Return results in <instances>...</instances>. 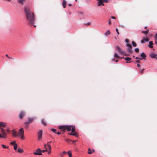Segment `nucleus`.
I'll return each mask as SVG.
<instances>
[{"mask_svg": "<svg viewBox=\"0 0 157 157\" xmlns=\"http://www.w3.org/2000/svg\"><path fill=\"white\" fill-rule=\"evenodd\" d=\"M26 19L28 23L31 25H33L35 22V18L34 13L31 10H25Z\"/></svg>", "mask_w": 157, "mask_h": 157, "instance_id": "1", "label": "nucleus"}, {"mask_svg": "<svg viewBox=\"0 0 157 157\" xmlns=\"http://www.w3.org/2000/svg\"><path fill=\"white\" fill-rule=\"evenodd\" d=\"M17 137L21 138L22 140H24L25 139L24 136V131L23 128L19 130L17 134Z\"/></svg>", "mask_w": 157, "mask_h": 157, "instance_id": "2", "label": "nucleus"}, {"mask_svg": "<svg viewBox=\"0 0 157 157\" xmlns=\"http://www.w3.org/2000/svg\"><path fill=\"white\" fill-rule=\"evenodd\" d=\"M72 127V125L59 126V128L62 129L63 131H64L66 129L67 131L69 132L71 131Z\"/></svg>", "mask_w": 157, "mask_h": 157, "instance_id": "3", "label": "nucleus"}, {"mask_svg": "<svg viewBox=\"0 0 157 157\" xmlns=\"http://www.w3.org/2000/svg\"><path fill=\"white\" fill-rule=\"evenodd\" d=\"M1 133H0V138H6L7 134L5 132V130L3 128H1Z\"/></svg>", "mask_w": 157, "mask_h": 157, "instance_id": "4", "label": "nucleus"}, {"mask_svg": "<svg viewBox=\"0 0 157 157\" xmlns=\"http://www.w3.org/2000/svg\"><path fill=\"white\" fill-rule=\"evenodd\" d=\"M116 48L117 51L120 54L125 55L124 52L120 47H119L118 46H116Z\"/></svg>", "mask_w": 157, "mask_h": 157, "instance_id": "5", "label": "nucleus"}, {"mask_svg": "<svg viewBox=\"0 0 157 157\" xmlns=\"http://www.w3.org/2000/svg\"><path fill=\"white\" fill-rule=\"evenodd\" d=\"M33 154L36 155H42L41 150L39 148L37 149L36 152L33 153Z\"/></svg>", "mask_w": 157, "mask_h": 157, "instance_id": "6", "label": "nucleus"}, {"mask_svg": "<svg viewBox=\"0 0 157 157\" xmlns=\"http://www.w3.org/2000/svg\"><path fill=\"white\" fill-rule=\"evenodd\" d=\"M38 138L39 140L41 139L42 135V130H40L37 133Z\"/></svg>", "mask_w": 157, "mask_h": 157, "instance_id": "7", "label": "nucleus"}, {"mask_svg": "<svg viewBox=\"0 0 157 157\" xmlns=\"http://www.w3.org/2000/svg\"><path fill=\"white\" fill-rule=\"evenodd\" d=\"M127 46L128 48V52L129 53H131L132 52V45L129 44H127Z\"/></svg>", "mask_w": 157, "mask_h": 157, "instance_id": "8", "label": "nucleus"}, {"mask_svg": "<svg viewBox=\"0 0 157 157\" xmlns=\"http://www.w3.org/2000/svg\"><path fill=\"white\" fill-rule=\"evenodd\" d=\"M97 1H98V6L101 5H102V6H104V4L103 3L104 0H97Z\"/></svg>", "mask_w": 157, "mask_h": 157, "instance_id": "9", "label": "nucleus"}, {"mask_svg": "<svg viewBox=\"0 0 157 157\" xmlns=\"http://www.w3.org/2000/svg\"><path fill=\"white\" fill-rule=\"evenodd\" d=\"M148 40L147 38V36H146V38L143 37V40H141V43L142 44L144 43L145 42H148Z\"/></svg>", "mask_w": 157, "mask_h": 157, "instance_id": "10", "label": "nucleus"}, {"mask_svg": "<svg viewBox=\"0 0 157 157\" xmlns=\"http://www.w3.org/2000/svg\"><path fill=\"white\" fill-rule=\"evenodd\" d=\"M12 134L13 136L15 137H17V133L16 131L14 130L13 129L11 130Z\"/></svg>", "mask_w": 157, "mask_h": 157, "instance_id": "11", "label": "nucleus"}, {"mask_svg": "<svg viewBox=\"0 0 157 157\" xmlns=\"http://www.w3.org/2000/svg\"><path fill=\"white\" fill-rule=\"evenodd\" d=\"M25 115V113L23 112H21L19 115V117L20 119H22Z\"/></svg>", "mask_w": 157, "mask_h": 157, "instance_id": "12", "label": "nucleus"}, {"mask_svg": "<svg viewBox=\"0 0 157 157\" xmlns=\"http://www.w3.org/2000/svg\"><path fill=\"white\" fill-rule=\"evenodd\" d=\"M6 125V123L0 121V127H5Z\"/></svg>", "mask_w": 157, "mask_h": 157, "instance_id": "13", "label": "nucleus"}, {"mask_svg": "<svg viewBox=\"0 0 157 157\" xmlns=\"http://www.w3.org/2000/svg\"><path fill=\"white\" fill-rule=\"evenodd\" d=\"M67 1L65 0H63L62 2V5L63 8H65L66 6Z\"/></svg>", "mask_w": 157, "mask_h": 157, "instance_id": "14", "label": "nucleus"}, {"mask_svg": "<svg viewBox=\"0 0 157 157\" xmlns=\"http://www.w3.org/2000/svg\"><path fill=\"white\" fill-rule=\"evenodd\" d=\"M28 122H25V124H29V123L31 122H32L33 120H34V118H29L28 119Z\"/></svg>", "mask_w": 157, "mask_h": 157, "instance_id": "15", "label": "nucleus"}, {"mask_svg": "<svg viewBox=\"0 0 157 157\" xmlns=\"http://www.w3.org/2000/svg\"><path fill=\"white\" fill-rule=\"evenodd\" d=\"M156 55L154 53H152L150 55V56L152 58H155L157 59V58L156 57Z\"/></svg>", "mask_w": 157, "mask_h": 157, "instance_id": "16", "label": "nucleus"}, {"mask_svg": "<svg viewBox=\"0 0 157 157\" xmlns=\"http://www.w3.org/2000/svg\"><path fill=\"white\" fill-rule=\"evenodd\" d=\"M141 32L145 34L147 36V34L149 32L148 29H147L146 31H142Z\"/></svg>", "mask_w": 157, "mask_h": 157, "instance_id": "17", "label": "nucleus"}, {"mask_svg": "<svg viewBox=\"0 0 157 157\" xmlns=\"http://www.w3.org/2000/svg\"><path fill=\"white\" fill-rule=\"evenodd\" d=\"M153 44V42L152 41H150L149 42V44L148 45V47H149L151 48H152L153 46L152 45Z\"/></svg>", "mask_w": 157, "mask_h": 157, "instance_id": "18", "label": "nucleus"}, {"mask_svg": "<svg viewBox=\"0 0 157 157\" xmlns=\"http://www.w3.org/2000/svg\"><path fill=\"white\" fill-rule=\"evenodd\" d=\"M24 151L23 149L20 148H18L17 149V151L19 153H23Z\"/></svg>", "mask_w": 157, "mask_h": 157, "instance_id": "19", "label": "nucleus"}, {"mask_svg": "<svg viewBox=\"0 0 157 157\" xmlns=\"http://www.w3.org/2000/svg\"><path fill=\"white\" fill-rule=\"evenodd\" d=\"M141 56L142 57L143 59H144L146 57L145 54L144 53L142 52L141 54Z\"/></svg>", "mask_w": 157, "mask_h": 157, "instance_id": "20", "label": "nucleus"}, {"mask_svg": "<svg viewBox=\"0 0 157 157\" xmlns=\"http://www.w3.org/2000/svg\"><path fill=\"white\" fill-rule=\"evenodd\" d=\"M25 0H17V1L20 4H23Z\"/></svg>", "mask_w": 157, "mask_h": 157, "instance_id": "21", "label": "nucleus"}, {"mask_svg": "<svg viewBox=\"0 0 157 157\" xmlns=\"http://www.w3.org/2000/svg\"><path fill=\"white\" fill-rule=\"evenodd\" d=\"M31 9L29 5H26L25 7L24 10H29Z\"/></svg>", "mask_w": 157, "mask_h": 157, "instance_id": "22", "label": "nucleus"}, {"mask_svg": "<svg viewBox=\"0 0 157 157\" xmlns=\"http://www.w3.org/2000/svg\"><path fill=\"white\" fill-rule=\"evenodd\" d=\"M71 132H76L75 131V126H72L71 127Z\"/></svg>", "mask_w": 157, "mask_h": 157, "instance_id": "23", "label": "nucleus"}, {"mask_svg": "<svg viewBox=\"0 0 157 157\" xmlns=\"http://www.w3.org/2000/svg\"><path fill=\"white\" fill-rule=\"evenodd\" d=\"M110 32L109 30H107L106 33H105V35L106 36H108V35L110 34Z\"/></svg>", "mask_w": 157, "mask_h": 157, "instance_id": "24", "label": "nucleus"}, {"mask_svg": "<svg viewBox=\"0 0 157 157\" xmlns=\"http://www.w3.org/2000/svg\"><path fill=\"white\" fill-rule=\"evenodd\" d=\"M69 134L71 135H72L74 136H76V132H71L68 133Z\"/></svg>", "mask_w": 157, "mask_h": 157, "instance_id": "25", "label": "nucleus"}, {"mask_svg": "<svg viewBox=\"0 0 157 157\" xmlns=\"http://www.w3.org/2000/svg\"><path fill=\"white\" fill-rule=\"evenodd\" d=\"M67 154H68V155H69V157H72V154H71V151H68L67 152Z\"/></svg>", "mask_w": 157, "mask_h": 157, "instance_id": "26", "label": "nucleus"}, {"mask_svg": "<svg viewBox=\"0 0 157 157\" xmlns=\"http://www.w3.org/2000/svg\"><path fill=\"white\" fill-rule=\"evenodd\" d=\"M125 60L127 61H130L131 60V59L129 57H127L124 58Z\"/></svg>", "mask_w": 157, "mask_h": 157, "instance_id": "27", "label": "nucleus"}, {"mask_svg": "<svg viewBox=\"0 0 157 157\" xmlns=\"http://www.w3.org/2000/svg\"><path fill=\"white\" fill-rule=\"evenodd\" d=\"M41 121H42V124L43 125H44V126H46L47 125L46 123L44 121V119L42 120Z\"/></svg>", "mask_w": 157, "mask_h": 157, "instance_id": "28", "label": "nucleus"}, {"mask_svg": "<svg viewBox=\"0 0 157 157\" xmlns=\"http://www.w3.org/2000/svg\"><path fill=\"white\" fill-rule=\"evenodd\" d=\"M114 56L115 57H116L118 58H120V57L118 55V54L117 53H115L114 55Z\"/></svg>", "mask_w": 157, "mask_h": 157, "instance_id": "29", "label": "nucleus"}, {"mask_svg": "<svg viewBox=\"0 0 157 157\" xmlns=\"http://www.w3.org/2000/svg\"><path fill=\"white\" fill-rule=\"evenodd\" d=\"M1 146H2V147L3 148H9L8 146L6 147V145H5L3 144H2L1 145Z\"/></svg>", "mask_w": 157, "mask_h": 157, "instance_id": "30", "label": "nucleus"}, {"mask_svg": "<svg viewBox=\"0 0 157 157\" xmlns=\"http://www.w3.org/2000/svg\"><path fill=\"white\" fill-rule=\"evenodd\" d=\"M88 150V154H91L93 153V152L91 151V150L90 148H89Z\"/></svg>", "mask_w": 157, "mask_h": 157, "instance_id": "31", "label": "nucleus"}, {"mask_svg": "<svg viewBox=\"0 0 157 157\" xmlns=\"http://www.w3.org/2000/svg\"><path fill=\"white\" fill-rule=\"evenodd\" d=\"M132 43L133 46L134 47H136V43L134 41H132Z\"/></svg>", "mask_w": 157, "mask_h": 157, "instance_id": "32", "label": "nucleus"}, {"mask_svg": "<svg viewBox=\"0 0 157 157\" xmlns=\"http://www.w3.org/2000/svg\"><path fill=\"white\" fill-rule=\"evenodd\" d=\"M17 144H15L14 145V149L15 150H17Z\"/></svg>", "mask_w": 157, "mask_h": 157, "instance_id": "33", "label": "nucleus"}, {"mask_svg": "<svg viewBox=\"0 0 157 157\" xmlns=\"http://www.w3.org/2000/svg\"><path fill=\"white\" fill-rule=\"evenodd\" d=\"M51 130V131L53 132L54 133H56V129H55L54 128H52Z\"/></svg>", "mask_w": 157, "mask_h": 157, "instance_id": "34", "label": "nucleus"}, {"mask_svg": "<svg viewBox=\"0 0 157 157\" xmlns=\"http://www.w3.org/2000/svg\"><path fill=\"white\" fill-rule=\"evenodd\" d=\"M47 145L48 147L49 148V149L50 150H51L52 147H51V145L49 144H47Z\"/></svg>", "mask_w": 157, "mask_h": 157, "instance_id": "35", "label": "nucleus"}, {"mask_svg": "<svg viewBox=\"0 0 157 157\" xmlns=\"http://www.w3.org/2000/svg\"><path fill=\"white\" fill-rule=\"evenodd\" d=\"M15 142L16 141H14L13 142H12L10 143V144H13V145H15V144H16L15 143Z\"/></svg>", "mask_w": 157, "mask_h": 157, "instance_id": "36", "label": "nucleus"}, {"mask_svg": "<svg viewBox=\"0 0 157 157\" xmlns=\"http://www.w3.org/2000/svg\"><path fill=\"white\" fill-rule=\"evenodd\" d=\"M10 129L8 127H6V131L7 132H10Z\"/></svg>", "mask_w": 157, "mask_h": 157, "instance_id": "37", "label": "nucleus"}, {"mask_svg": "<svg viewBox=\"0 0 157 157\" xmlns=\"http://www.w3.org/2000/svg\"><path fill=\"white\" fill-rule=\"evenodd\" d=\"M135 51L136 52H138L139 51V49L138 48H136L135 49Z\"/></svg>", "mask_w": 157, "mask_h": 157, "instance_id": "38", "label": "nucleus"}, {"mask_svg": "<svg viewBox=\"0 0 157 157\" xmlns=\"http://www.w3.org/2000/svg\"><path fill=\"white\" fill-rule=\"evenodd\" d=\"M47 151H48V154H49L51 153V150L49 149V150H48Z\"/></svg>", "mask_w": 157, "mask_h": 157, "instance_id": "39", "label": "nucleus"}, {"mask_svg": "<svg viewBox=\"0 0 157 157\" xmlns=\"http://www.w3.org/2000/svg\"><path fill=\"white\" fill-rule=\"evenodd\" d=\"M47 151V149L46 148L45 150H43L42 151H41V152H44L45 151Z\"/></svg>", "mask_w": 157, "mask_h": 157, "instance_id": "40", "label": "nucleus"}, {"mask_svg": "<svg viewBox=\"0 0 157 157\" xmlns=\"http://www.w3.org/2000/svg\"><path fill=\"white\" fill-rule=\"evenodd\" d=\"M125 42H126L127 43V44H128V42H129V40H128V39H126L125 40Z\"/></svg>", "mask_w": 157, "mask_h": 157, "instance_id": "41", "label": "nucleus"}, {"mask_svg": "<svg viewBox=\"0 0 157 157\" xmlns=\"http://www.w3.org/2000/svg\"><path fill=\"white\" fill-rule=\"evenodd\" d=\"M144 69H142L141 70H140V73H142L143 72H144Z\"/></svg>", "mask_w": 157, "mask_h": 157, "instance_id": "42", "label": "nucleus"}, {"mask_svg": "<svg viewBox=\"0 0 157 157\" xmlns=\"http://www.w3.org/2000/svg\"><path fill=\"white\" fill-rule=\"evenodd\" d=\"M116 31H117V33L118 35H119V33L118 32V29L117 28H116Z\"/></svg>", "mask_w": 157, "mask_h": 157, "instance_id": "43", "label": "nucleus"}, {"mask_svg": "<svg viewBox=\"0 0 157 157\" xmlns=\"http://www.w3.org/2000/svg\"><path fill=\"white\" fill-rule=\"evenodd\" d=\"M111 21L110 20H109L108 24L109 25H111Z\"/></svg>", "mask_w": 157, "mask_h": 157, "instance_id": "44", "label": "nucleus"}, {"mask_svg": "<svg viewBox=\"0 0 157 157\" xmlns=\"http://www.w3.org/2000/svg\"><path fill=\"white\" fill-rule=\"evenodd\" d=\"M104 2H105L107 3L108 2L109 0H104Z\"/></svg>", "mask_w": 157, "mask_h": 157, "instance_id": "45", "label": "nucleus"}, {"mask_svg": "<svg viewBox=\"0 0 157 157\" xmlns=\"http://www.w3.org/2000/svg\"><path fill=\"white\" fill-rule=\"evenodd\" d=\"M70 141L72 142L73 143H74L76 141H73V140H70Z\"/></svg>", "mask_w": 157, "mask_h": 157, "instance_id": "46", "label": "nucleus"}, {"mask_svg": "<svg viewBox=\"0 0 157 157\" xmlns=\"http://www.w3.org/2000/svg\"><path fill=\"white\" fill-rule=\"evenodd\" d=\"M6 56L7 57V58H10H10H10V57L9 56H8V55H7V54H6Z\"/></svg>", "mask_w": 157, "mask_h": 157, "instance_id": "47", "label": "nucleus"}, {"mask_svg": "<svg viewBox=\"0 0 157 157\" xmlns=\"http://www.w3.org/2000/svg\"><path fill=\"white\" fill-rule=\"evenodd\" d=\"M57 133V134H58V135H60V134H61V133L60 132H57V133Z\"/></svg>", "mask_w": 157, "mask_h": 157, "instance_id": "48", "label": "nucleus"}, {"mask_svg": "<svg viewBox=\"0 0 157 157\" xmlns=\"http://www.w3.org/2000/svg\"><path fill=\"white\" fill-rule=\"evenodd\" d=\"M52 141H50V142H48L47 143V144H49L50 143H52Z\"/></svg>", "mask_w": 157, "mask_h": 157, "instance_id": "49", "label": "nucleus"}, {"mask_svg": "<svg viewBox=\"0 0 157 157\" xmlns=\"http://www.w3.org/2000/svg\"><path fill=\"white\" fill-rule=\"evenodd\" d=\"M67 5L68 6H72V4H69Z\"/></svg>", "mask_w": 157, "mask_h": 157, "instance_id": "50", "label": "nucleus"}, {"mask_svg": "<svg viewBox=\"0 0 157 157\" xmlns=\"http://www.w3.org/2000/svg\"><path fill=\"white\" fill-rule=\"evenodd\" d=\"M137 66L138 67H140V65L138 63L137 64Z\"/></svg>", "mask_w": 157, "mask_h": 157, "instance_id": "51", "label": "nucleus"}, {"mask_svg": "<svg viewBox=\"0 0 157 157\" xmlns=\"http://www.w3.org/2000/svg\"><path fill=\"white\" fill-rule=\"evenodd\" d=\"M111 18H112V19H115V17H113V16H112V17H111Z\"/></svg>", "mask_w": 157, "mask_h": 157, "instance_id": "52", "label": "nucleus"}, {"mask_svg": "<svg viewBox=\"0 0 157 157\" xmlns=\"http://www.w3.org/2000/svg\"><path fill=\"white\" fill-rule=\"evenodd\" d=\"M59 155L61 156V157H62L63 156V155L62 154V153H60L59 154Z\"/></svg>", "mask_w": 157, "mask_h": 157, "instance_id": "53", "label": "nucleus"}, {"mask_svg": "<svg viewBox=\"0 0 157 157\" xmlns=\"http://www.w3.org/2000/svg\"><path fill=\"white\" fill-rule=\"evenodd\" d=\"M44 148H45V149L47 148H46V144H44Z\"/></svg>", "mask_w": 157, "mask_h": 157, "instance_id": "54", "label": "nucleus"}, {"mask_svg": "<svg viewBox=\"0 0 157 157\" xmlns=\"http://www.w3.org/2000/svg\"><path fill=\"white\" fill-rule=\"evenodd\" d=\"M155 40H157V37L155 36Z\"/></svg>", "mask_w": 157, "mask_h": 157, "instance_id": "55", "label": "nucleus"}, {"mask_svg": "<svg viewBox=\"0 0 157 157\" xmlns=\"http://www.w3.org/2000/svg\"><path fill=\"white\" fill-rule=\"evenodd\" d=\"M136 62L139 63V62H140V61L139 60H136Z\"/></svg>", "mask_w": 157, "mask_h": 157, "instance_id": "56", "label": "nucleus"}, {"mask_svg": "<svg viewBox=\"0 0 157 157\" xmlns=\"http://www.w3.org/2000/svg\"><path fill=\"white\" fill-rule=\"evenodd\" d=\"M63 154H65L66 153V152L65 151H63Z\"/></svg>", "mask_w": 157, "mask_h": 157, "instance_id": "57", "label": "nucleus"}, {"mask_svg": "<svg viewBox=\"0 0 157 157\" xmlns=\"http://www.w3.org/2000/svg\"><path fill=\"white\" fill-rule=\"evenodd\" d=\"M142 59H143V58H139V59H140V60H141Z\"/></svg>", "mask_w": 157, "mask_h": 157, "instance_id": "58", "label": "nucleus"}, {"mask_svg": "<svg viewBox=\"0 0 157 157\" xmlns=\"http://www.w3.org/2000/svg\"><path fill=\"white\" fill-rule=\"evenodd\" d=\"M155 36L157 37V33H156L155 34Z\"/></svg>", "mask_w": 157, "mask_h": 157, "instance_id": "59", "label": "nucleus"}, {"mask_svg": "<svg viewBox=\"0 0 157 157\" xmlns=\"http://www.w3.org/2000/svg\"><path fill=\"white\" fill-rule=\"evenodd\" d=\"M92 151L93 152H93H94V149H93V150H92Z\"/></svg>", "mask_w": 157, "mask_h": 157, "instance_id": "60", "label": "nucleus"}, {"mask_svg": "<svg viewBox=\"0 0 157 157\" xmlns=\"http://www.w3.org/2000/svg\"><path fill=\"white\" fill-rule=\"evenodd\" d=\"M118 61V60H116V62H117Z\"/></svg>", "mask_w": 157, "mask_h": 157, "instance_id": "61", "label": "nucleus"}, {"mask_svg": "<svg viewBox=\"0 0 157 157\" xmlns=\"http://www.w3.org/2000/svg\"><path fill=\"white\" fill-rule=\"evenodd\" d=\"M90 23H88L87 24V25H90Z\"/></svg>", "mask_w": 157, "mask_h": 157, "instance_id": "62", "label": "nucleus"}, {"mask_svg": "<svg viewBox=\"0 0 157 157\" xmlns=\"http://www.w3.org/2000/svg\"><path fill=\"white\" fill-rule=\"evenodd\" d=\"M155 44L156 45H157V41H156L155 42Z\"/></svg>", "mask_w": 157, "mask_h": 157, "instance_id": "63", "label": "nucleus"}, {"mask_svg": "<svg viewBox=\"0 0 157 157\" xmlns=\"http://www.w3.org/2000/svg\"><path fill=\"white\" fill-rule=\"evenodd\" d=\"M136 59H139V58L137 57H136V58H135Z\"/></svg>", "mask_w": 157, "mask_h": 157, "instance_id": "64", "label": "nucleus"}]
</instances>
